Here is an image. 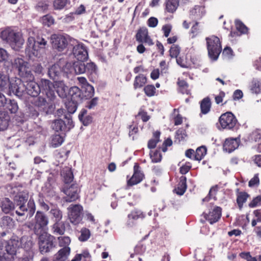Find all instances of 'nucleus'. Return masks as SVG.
<instances>
[{
  "instance_id": "1",
  "label": "nucleus",
  "mask_w": 261,
  "mask_h": 261,
  "mask_svg": "<svg viewBox=\"0 0 261 261\" xmlns=\"http://www.w3.org/2000/svg\"><path fill=\"white\" fill-rule=\"evenodd\" d=\"M13 66L17 68L20 76L26 80L24 82L25 92L24 97L26 95L32 97H37L40 93L41 90L45 93L47 98L50 101H53L56 98L55 92V87L49 80L42 79L39 84L35 82L34 76L31 72L29 63L20 58L15 59Z\"/></svg>"
},
{
  "instance_id": "2",
  "label": "nucleus",
  "mask_w": 261,
  "mask_h": 261,
  "mask_svg": "<svg viewBox=\"0 0 261 261\" xmlns=\"http://www.w3.org/2000/svg\"><path fill=\"white\" fill-rule=\"evenodd\" d=\"M71 63L64 59H60L48 68V74L54 81H57L62 76H66L71 73Z\"/></svg>"
},
{
  "instance_id": "3",
  "label": "nucleus",
  "mask_w": 261,
  "mask_h": 261,
  "mask_svg": "<svg viewBox=\"0 0 261 261\" xmlns=\"http://www.w3.org/2000/svg\"><path fill=\"white\" fill-rule=\"evenodd\" d=\"M47 41L42 37L37 36L36 39L33 37L28 38L25 52L30 59L40 55V50L46 48Z\"/></svg>"
},
{
  "instance_id": "4",
  "label": "nucleus",
  "mask_w": 261,
  "mask_h": 261,
  "mask_svg": "<svg viewBox=\"0 0 261 261\" xmlns=\"http://www.w3.org/2000/svg\"><path fill=\"white\" fill-rule=\"evenodd\" d=\"M36 211V205L34 199L30 198L27 204V207L25 205H15V208L14 211V215H16V220L23 221L25 220L28 216L31 217L34 214Z\"/></svg>"
},
{
  "instance_id": "5",
  "label": "nucleus",
  "mask_w": 261,
  "mask_h": 261,
  "mask_svg": "<svg viewBox=\"0 0 261 261\" xmlns=\"http://www.w3.org/2000/svg\"><path fill=\"white\" fill-rule=\"evenodd\" d=\"M205 40L209 58L216 61L222 50L220 39L216 36L211 35L206 37Z\"/></svg>"
},
{
  "instance_id": "6",
  "label": "nucleus",
  "mask_w": 261,
  "mask_h": 261,
  "mask_svg": "<svg viewBox=\"0 0 261 261\" xmlns=\"http://www.w3.org/2000/svg\"><path fill=\"white\" fill-rule=\"evenodd\" d=\"M1 37L15 50H19L24 43V40L22 37L10 29L3 31L1 33Z\"/></svg>"
},
{
  "instance_id": "7",
  "label": "nucleus",
  "mask_w": 261,
  "mask_h": 261,
  "mask_svg": "<svg viewBox=\"0 0 261 261\" xmlns=\"http://www.w3.org/2000/svg\"><path fill=\"white\" fill-rule=\"evenodd\" d=\"M70 38L68 36L54 34L50 36V43L53 50L56 52H63L68 47Z\"/></svg>"
},
{
  "instance_id": "8",
  "label": "nucleus",
  "mask_w": 261,
  "mask_h": 261,
  "mask_svg": "<svg viewBox=\"0 0 261 261\" xmlns=\"http://www.w3.org/2000/svg\"><path fill=\"white\" fill-rule=\"evenodd\" d=\"M39 236V250L42 254L49 252L55 247V237L47 232L37 234Z\"/></svg>"
},
{
  "instance_id": "9",
  "label": "nucleus",
  "mask_w": 261,
  "mask_h": 261,
  "mask_svg": "<svg viewBox=\"0 0 261 261\" xmlns=\"http://www.w3.org/2000/svg\"><path fill=\"white\" fill-rule=\"evenodd\" d=\"M68 215L70 222L77 225L81 222L83 216V208L80 204H71L67 208Z\"/></svg>"
},
{
  "instance_id": "10",
  "label": "nucleus",
  "mask_w": 261,
  "mask_h": 261,
  "mask_svg": "<svg viewBox=\"0 0 261 261\" xmlns=\"http://www.w3.org/2000/svg\"><path fill=\"white\" fill-rule=\"evenodd\" d=\"M49 223L47 215L41 211H37L35 216V225L34 231L36 234H39L45 232L44 230Z\"/></svg>"
},
{
  "instance_id": "11",
  "label": "nucleus",
  "mask_w": 261,
  "mask_h": 261,
  "mask_svg": "<svg viewBox=\"0 0 261 261\" xmlns=\"http://www.w3.org/2000/svg\"><path fill=\"white\" fill-rule=\"evenodd\" d=\"M8 87L10 94L12 93L20 98H24V92H25L24 82H22L20 79L10 81Z\"/></svg>"
},
{
  "instance_id": "12",
  "label": "nucleus",
  "mask_w": 261,
  "mask_h": 261,
  "mask_svg": "<svg viewBox=\"0 0 261 261\" xmlns=\"http://www.w3.org/2000/svg\"><path fill=\"white\" fill-rule=\"evenodd\" d=\"M219 121L223 129H231L236 125L237 120L231 112H226L221 115Z\"/></svg>"
},
{
  "instance_id": "13",
  "label": "nucleus",
  "mask_w": 261,
  "mask_h": 261,
  "mask_svg": "<svg viewBox=\"0 0 261 261\" xmlns=\"http://www.w3.org/2000/svg\"><path fill=\"white\" fill-rule=\"evenodd\" d=\"M63 192L66 196L64 198L65 201L71 202L77 199L79 197V192L80 189L76 184H72L70 186L66 185L63 189Z\"/></svg>"
},
{
  "instance_id": "14",
  "label": "nucleus",
  "mask_w": 261,
  "mask_h": 261,
  "mask_svg": "<svg viewBox=\"0 0 261 261\" xmlns=\"http://www.w3.org/2000/svg\"><path fill=\"white\" fill-rule=\"evenodd\" d=\"M136 41L139 43H144L148 46L154 44L152 39L148 34V31L146 28H140L137 31L135 35Z\"/></svg>"
},
{
  "instance_id": "15",
  "label": "nucleus",
  "mask_w": 261,
  "mask_h": 261,
  "mask_svg": "<svg viewBox=\"0 0 261 261\" xmlns=\"http://www.w3.org/2000/svg\"><path fill=\"white\" fill-rule=\"evenodd\" d=\"M73 54L77 60L81 61L86 60L88 57L86 47L83 43L78 44L73 47Z\"/></svg>"
},
{
  "instance_id": "16",
  "label": "nucleus",
  "mask_w": 261,
  "mask_h": 261,
  "mask_svg": "<svg viewBox=\"0 0 261 261\" xmlns=\"http://www.w3.org/2000/svg\"><path fill=\"white\" fill-rule=\"evenodd\" d=\"M221 208L219 206L214 207L213 210L210 211L208 214L203 213L205 219L208 221L211 224H213L220 219L221 217Z\"/></svg>"
},
{
  "instance_id": "17",
  "label": "nucleus",
  "mask_w": 261,
  "mask_h": 261,
  "mask_svg": "<svg viewBox=\"0 0 261 261\" xmlns=\"http://www.w3.org/2000/svg\"><path fill=\"white\" fill-rule=\"evenodd\" d=\"M66 134L64 132H56L50 136L49 145L53 148L60 146L65 141Z\"/></svg>"
},
{
  "instance_id": "18",
  "label": "nucleus",
  "mask_w": 261,
  "mask_h": 261,
  "mask_svg": "<svg viewBox=\"0 0 261 261\" xmlns=\"http://www.w3.org/2000/svg\"><path fill=\"white\" fill-rule=\"evenodd\" d=\"M134 171L132 177L127 181L128 185L130 186L140 183L144 177V174L139 170V166L137 163L134 166Z\"/></svg>"
},
{
  "instance_id": "19",
  "label": "nucleus",
  "mask_w": 261,
  "mask_h": 261,
  "mask_svg": "<svg viewBox=\"0 0 261 261\" xmlns=\"http://www.w3.org/2000/svg\"><path fill=\"white\" fill-rule=\"evenodd\" d=\"M1 207L3 212L5 214H10L14 216V211L15 208V204L8 198H4L1 201Z\"/></svg>"
},
{
  "instance_id": "20",
  "label": "nucleus",
  "mask_w": 261,
  "mask_h": 261,
  "mask_svg": "<svg viewBox=\"0 0 261 261\" xmlns=\"http://www.w3.org/2000/svg\"><path fill=\"white\" fill-rule=\"evenodd\" d=\"M239 141L238 138L226 139L223 145V150L228 153L232 152L239 147Z\"/></svg>"
},
{
  "instance_id": "21",
  "label": "nucleus",
  "mask_w": 261,
  "mask_h": 261,
  "mask_svg": "<svg viewBox=\"0 0 261 261\" xmlns=\"http://www.w3.org/2000/svg\"><path fill=\"white\" fill-rule=\"evenodd\" d=\"M19 245L20 242L18 239L15 237L12 238L7 242L6 250L10 254L15 255Z\"/></svg>"
},
{
  "instance_id": "22",
  "label": "nucleus",
  "mask_w": 261,
  "mask_h": 261,
  "mask_svg": "<svg viewBox=\"0 0 261 261\" xmlns=\"http://www.w3.org/2000/svg\"><path fill=\"white\" fill-rule=\"evenodd\" d=\"M70 253V248L66 246L60 249L54 256L53 261H67Z\"/></svg>"
},
{
  "instance_id": "23",
  "label": "nucleus",
  "mask_w": 261,
  "mask_h": 261,
  "mask_svg": "<svg viewBox=\"0 0 261 261\" xmlns=\"http://www.w3.org/2000/svg\"><path fill=\"white\" fill-rule=\"evenodd\" d=\"M82 90L76 86L71 87L68 92V98L80 102L83 100Z\"/></svg>"
},
{
  "instance_id": "24",
  "label": "nucleus",
  "mask_w": 261,
  "mask_h": 261,
  "mask_svg": "<svg viewBox=\"0 0 261 261\" xmlns=\"http://www.w3.org/2000/svg\"><path fill=\"white\" fill-rule=\"evenodd\" d=\"M29 197V194L27 190L19 192L14 197V202L15 205H25Z\"/></svg>"
},
{
  "instance_id": "25",
  "label": "nucleus",
  "mask_w": 261,
  "mask_h": 261,
  "mask_svg": "<svg viewBox=\"0 0 261 261\" xmlns=\"http://www.w3.org/2000/svg\"><path fill=\"white\" fill-rule=\"evenodd\" d=\"M0 226L2 229H5L6 231H8L14 227L15 221L13 218L10 216H3L1 219Z\"/></svg>"
},
{
  "instance_id": "26",
  "label": "nucleus",
  "mask_w": 261,
  "mask_h": 261,
  "mask_svg": "<svg viewBox=\"0 0 261 261\" xmlns=\"http://www.w3.org/2000/svg\"><path fill=\"white\" fill-rule=\"evenodd\" d=\"M128 221L127 225L129 227H132L134 222L139 218H144L145 214L140 211H133L128 215Z\"/></svg>"
},
{
  "instance_id": "27",
  "label": "nucleus",
  "mask_w": 261,
  "mask_h": 261,
  "mask_svg": "<svg viewBox=\"0 0 261 261\" xmlns=\"http://www.w3.org/2000/svg\"><path fill=\"white\" fill-rule=\"evenodd\" d=\"M179 0H166L165 10L169 13H173L179 6Z\"/></svg>"
},
{
  "instance_id": "28",
  "label": "nucleus",
  "mask_w": 261,
  "mask_h": 261,
  "mask_svg": "<svg viewBox=\"0 0 261 261\" xmlns=\"http://www.w3.org/2000/svg\"><path fill=\"white\" fill-rule=\"evenodd\" d=\"M187 188V178L185 176H181L179 178L177 187L174 189V191L177 195H182L185 193Z\"/></svg>"
},
{
  "instance_id": "29",
  "label": "nucleus",
  "mask_w": 261,
  "mask_h": 261,
  "mask_svg": "<svg viewBox=\"0 0 261 261\" xmlns=\"http://www.w3.org/2000/svg\"><path fill=\"white\" fill-rule=\"evenodd\" d=\"M54 100L53 101H54ZM48 100L47 102L46 99L42 96H39L34 101V105L35 107L40 111H45L47 107H48L49 102H51Z\"/></svg>"
},
{
  "instance_id": "30",
  "label": "nucleus",
  "mask_w": 261,
  "mask_h": 261,
  "mask_svg": "<svg viewBox=\"0 0 261 261\" xmlns=\"http://www.w3.org/2000/svg\"><path fill=\"white\" fill-rule=\"evenodd\" d=\"M69 89L63 82H60L57 85L56 92L62 98H68V92Z\"/></svg>"
},
{
  "instance_id": "31",
  "label": "nucleus",
  "mask_w": 261,
  "mask_h": 261,
  "mask_svg": "<svg viewBox=\"0 0 261 261\" xmlns=\"http://www.w3.org/2000/svg\"><path fill=\"white\" fill-rule=\"evenodd\" d=\"M176 60L177 64L181 67L184 68L190 69L192 67L191 62L194 64L192 60L191 61H189L188 59L187 56L184 55L179 56L178 58H177Z\"/></svg>"
},
{
  "instance_id": "32",
  "label": "nucleus",
  "mask_w": 261,
  "mask_h": 261,
  "mask_svg": "<svg viewBox=\"0 0 261 261\" xmlns=\"http://www.w3.org/2000/svg\"><path fill=\"white\" fill-rule=\"evenodd\" d=\"M53 229L54 233L63 235L65 231V222L64 221H56L53 225Z\"/></svg>"
},
{
  "instance_id": "33",
  "label": "nucleus",
  "mask_w": 261,
  "mask_h": 261,
  "mask_svg": "<svg viewBox=\"0 0 261 261\" xmlns=\"http://www.w3.org/2000/svg\"><path fill=\"white\" fill-rule=\"evenodd\" d=\"M249 88L252 93L258 94L261 92V81L257 79H253L249 85Z\"/></svg>"
},
{
  "instance_id": "34",
  "label": "nucleus",
  "mask_w": 261,
  "mask_h": 261,
  "mask_svg": "<svg viewBox=\"0 0 261 261\" xmlns=\"http://www.w3.org/2000/svg\"><path fill=\"white\" fill-rule=\"evenodd\" d=\"M72 69L71 72L73 70L74 71L76 74H82L86 72V67L84 61H79L74 62L73 65L71 64Z\"/></svg>"
},
{
  "instance_id": "35",
  "label": "nucleus",
  "mask_w": 261,
  "mask_h": 261,
  "mask_svg": "<svg viewBox=\"0 0 261 261\" xmlns=\"http://www.w3.org/2000/svg\"><path fill=\"white\" fill-rule=\"evenodd\" d=\"M83 99H90L94 94V88L92 85H87L82 88Z\"/></svg>"
},
{
  "instance_id": "36",
  "label": "nucleus",
  "mask_w": 261,
  "mask_h": 261,
  "mask_svg": "<svg viewBox=\"0 0 261 261\" xmlns=\"http://www.w3.org/2000/svg\"><path fill=\"white\" fill-rule=\"evenodd\" d=\"M147 83L146 77L142 74H140L135 78L133 86L135 89L141 88Z\"/></svg>"
},
{
  "instance_id": "37",
  "label": "nucleus",
  "mask_w": 261,
  "mask_h": 261,
  "mask_svg": "<svg viewBox=\"0 0 261 261\" xmlns=\"http://www.w3.org/2000/svg\"><path fill=\"white\" fill-rule=\"evenodd\" d=\"M87 111L83 109L79 115L80 120L84 125H88L92 122L93 118L90 115H87Z\"/></svg>"
},
{
  "instance_id": "38",
  "label": "nucleus",
  "mask_w": 261,
  "mask_h": 261,
  "mask_svg": "<svg viewBox=\"0 0 261 261\" xmlns=\"http://www.w3.org/2000/svg\"><path fill=\"white\" fill-rule=\"evenodd\" d=\"M211 108L210 98L208 97L203 98L200 102L201 112L203 114L208 113Z\"/></svg>"
},
{
  "instance_id": "39",
  "label": "nucleus",
  "mask_w": 261,
  "mask_h": 261,
  "mask_svg": "<svg viewBox=\"0 0 261 261\" xmlns=\"http://www.w3.org/2000/svg\"><path fill=\"white\" fill-rule=\"evenodd\" d=\"M9 125V116L5 112L0 111V130H6Z\"/></svg>"
},
{
  "instance_id": "40",
  "label": "nucleus",
  "mask_w": 261,
  "mask_h": 261,
  "mask_svg": "<svg viewBox=\"0 0 261 261\" xmlns=\"http://www.w3.org/2000/svg\"><path fill=\"white\" fill-rule=\"evenodd\" d=\"M4 107L5 110L12 114L16 113L18 109L17 103L14 100L11 99H9L8 102L7 101Z\"/></svg>"
},
{
  "instance_id": "41",
  "label": "nucleus",
  "mask_w": 261,
  "mask_h": 261,
  "mask_svg": "<svg viewBox=\"0 0 261 261\" xmlns=\"http://www.w3.org/2000/svg\"><path fill=\"white\" fill-rule=\"evenodd\" d=\"M207 149L205 146H201L197 148L195 154L193 156V160L196 161H201L206 155Z\"/></svg>"
},
{
  "instance_id": "42",
  "label": "nucleus",
  "mask_w": 261,
  "mask_h": 261,
  "mask_svg": "<svg viewBox=\"0 0 261 261\" xmlns=\"http://www.w3.org/2000/svg\"><path fill=\"white\" fill-rule=\"evenodd\" d=\"M160 132H155L153 134V137L148 142V147L149 149L154 148L158 143L161 141L160 139Z\"/></svg>"
},
{
  "instance_id": "43",
  "label": "nucleus",
  "mask_w": 261,
  "mask_h": 261,
  "mask_svg": "<svg viewBox=\"0 0 261 261\" xmlns=\"http://www.w3.org/2000/svg\"><path fill=\"white\" fill-rule=\"evenodd\" d=\"M10 79L9 76L4 73H0V91H4L7 89Z\"/></svg>"
},
{
  "instance_id": "44",
  "label": "nucleus",
  "mask_w": 261,
  "mask_h": 261,
  "mask_svg": "<svg viewBox=\"0 0 261 261\" xmlns=\"http://www.w3.org/2000/svg\"><path fill=\"white\" fill-rule=\"evenodd\" d=\"M62 175L63 176L66 184L70 183L73 180V173L69 168H64L62 172Z\"/></svg>"
},
{
  "instance_id": "45",
  "label": "nucleus",
  "mask_w": 261,
  "mask_h": 261,
  "mask_svg": "<svg viewBox=\"0 0 261 261\" xmlns=\"http://www.w3.org/2000/svg\"><path fill=\"white\" fill-rule=\"evenodd\" d=\"M49 213L53 216V218L55 219V222L61 221L63 218V212L58 207L52 208Z\"/></svg>"
},
{
  "instance_id": "46",
  "label": "nucleus",
  "mask_w": 261,
  "mask_h": 261,
  "mask_svg": "<svg viewBox=\"0 0 261 261\" xmlns=\"http://www.w3.org/2000/svg\"><path fill=\"white\" fill-rule=\"evenodd\" d=\"M143 91L145 95L149 97H153L156 95V89L153 85H147L144 86Z\"/></svg>"
},
{
  "instance_id": "47",
  "label": "nucleus",
  "mask_w": 261,
  "mask_h": 261,
  "mask_svg": "<svg viewBox=\"0 0 261 261\" xmlns=\"http://www.w3.org/2000/svg\"><path fill=\"white\" fill-rule=\"evenodd\" d=\"M51 126L54 130H64L65 129V122L62 119L55 120L52 122Z\"/></svg>"
},
{
  "instance_id": "48",
  "label": "nucleus",
  "mask_w": 261,
  "mask_h": 261,
  "mask_svg": "<svg viewBox=\"0 0 261 261\" xmlns=\"http://www.w3.org/2000/svg\"><path fill=\"white\" fill-rule=\"evenodd\" d=\"M48 3L46 1H40L35 6V9L38 12H46L49 8Z\"/></svg>"
},
{
  "instance_id": "49",
  "label": "nucleus",
  "mask_w": 261,
  "mask_h": 261,
  "mask_svg": "<svg viewBox=\"0 0 261 261\" xmlns=\"http://www.w3.org/2000/svg\"><path fill=\"white\" fill-rule=\"evenodd\" d=\"M235 25L237 31L241 35L247 34L248 33V28L241 20H236Z\"/></svg>"
},
{
  "instance_id": "50",
  "label": "nucleus",
  "mask_w": 261,
  "mask_h": 261,
  "mask_svg": "<svg viewBox=\"0 0 261 261\" xmlns=\"http://www.w3.org/2000/svg\"><path fill=\"white\" fill-rule=\"evenodd\" d=\"M78 102L70 100L65 103L66 108L69 113L73 114L75 112L77 108Z\"/></svg>"
},
{
  "instance_id": "51",
  "label": "nucleus",
  "mask_w": 261,
  "mask_h": 261,
  "mask_svg": "<svg viewBox=\"0 0 261 261\" xmlns=\"http://www.w3.org/2000/svg\"><path fill=\"white\" fill-rule=\"evenodd\" d=\"M44 192L47 197L51 198H56L58 197L55 188L50 184H46L44 190Z\"/></svg>"
},
{
  "instance_id": "52",
  "label": "nucleus",
  "mask_w": 261,
  "mask_h": 261,
  "mask_svg": "<svg viewBox=\"0 0 261 261\" xmlns=\"http://www.w3.org/2000/svg\"><path fill=\"white\" fill-rule=\"evenodd\" d=\"M177 84L181 93L188 94L189 85L185 80L178 78Z\"/></svg>"
},
{
  "instance_id": "53",
  "label": "nucleus",
  "mask_w": 261,
  "mask_h": 261,
  "mask_svg": "<svg viewBox=\"0 0 261 261\" xmlns=\"http://www.w3.org/2000/svg\"><path fill=\"white\" fill-rule=\"evenodd\" d=\"M248 194L246 192H240L237 198V202L240 208L241 209L243 207V204L246 201Z\"/></svg>"
},
{
  "instance_id": "54",
  "label": "nucleus",
  "mask_w": 261,
  "mask_h": 261,
  "mask_svg": "<svg viewBox=\"0 0 261 261\" xmlns=\"http://www.w3.org/2000/svg\"><path fill=\"white\" fill-rule=\"evenodd\" d=\"M180 52V47L177 44L171 45L169 49V55L172 58H176L179 57Z\"/></svg>"
},
{
  "instance_id": "55",
  "label": "nucleus",
  "mask_w": 261,
  "mask_h": 261,
  "mask_svg": "<svg viewBox=\"0 0 261 261\" xmlns=\"http://www.w3.org/2000/svg\"><path fill=\"white\" fill-rule=\"evenodd\" d=\"M35 139V138L33 136L27 133V132L24 133V136L21 138L22 141L29 146L34 144Z\"/></svg>"
},
{
  "instance_id": "56",
  "label": "nucleus",
  "mask_w": 261,
  "mask_h": 261,
  "mask_svg": "<svg viewBox=\"0 0 261 261\" xmlns=\"http://www.w3.org/2000/svg\"><path fill=\"white\" fill-rule=\"evenodd\" d=\"M68 0H54L53 7L55 10L63 9L67 5Z\"/></svg>"
},
{
  "instance_id": "57",
  "label": "nucleus",
  "mask_w": 261,
  "mask_h": 261,
  "mask_svg": "<svg viewBox=\"0 0 261 261\" xmlns=\"http://www.w3.org/2000/svg\"><path fill=\"white\" fill-rule=\"evenodd\" d=\"M42 21L44 25L50 27L54 23V19L52 16L47 14L42 17Z\"/></svg>"
},
{
  "instance_id": "58",
  "label": "nucleus",
  "mask_w": 261,
  "mask_h": 261,
  "mask_svg": "<svg viewBox=\"0 0 261 261\" xmlns=\"http://www.w3.org/2000/svg\"><path fill=\"white\" fill-rule=\"evenodd\" d=\"M58 240L59 246L63 248L68 246L71 242L70 239L68 237H58Z\"/></svg>"
},
{
  "instance_id": "59",
  "label": "nucleus",
  "mask_w": 261,
  "mask_h": 261,
  "mask_svg": "<svg viewBox=\"0 0 261 261\" xmlns=\"http://www.w3.org/2000/svg\"><path fill=\"white\" fill-rule=\"evenodd\" d=\"M81 233V236L79 237V240L81 241H86L90 238V232L88 229L85 228L82 229Z\"/></svg>"
},
{
  "instance_id": "60",
  "label": "nucleus",
  "mask_w": 261,
  "mask_h": 261,
  "mask_svg": "<svg viewBox=\"0 0 261 261\" xmlns=\"http://www.w3.org/2000/svg\"><path fill=\"white\" fill-rule=\"evenodd\" d=\"M150 154L152 162L158 163L161 162L162 156L160 150H156L152 154L150 153Z\"/></svg>"
},
{
  "instance_id": "61",
  "label": "nucleus",
  "mask_w": 261,
  "mask_h": 261,
  "mask_svg": "<svg viewBox=\"0 0 261 261\" xmlns=\"http://www.w3.org/2000/svg\"><path fill=\"white\" fill-rule=\"evenodd\" d=\"M29 67H30L29 66ZM30 68V67H29ZM31 71L32 70L34 71L35 73L40 74L42 73L43 71V67L41 65V64L39 63H34L31 68H30Z\"/></svg>"
},
{
  "instance_id": "62",
  "label": "nucleus",
  "mask_w": 261,
  "mask_h": 261,
  "mask_svg": "<svg viewBox=\"0 0 261 261\" xmlns=\"http://www.w3.org/2000/svg\"><path fill=\"white\" fill-rule=\"evenodd\" d=\"M261 204V196L258 195L254 198L249 203V206L251 208L255 207Z\"/></svg>"
},
{
  "instance_id": "63",
  "label": "nucleus",
  "mask_w": 261,
  "mask_h": 261,
  "mask_svg": "<svg viewBox=\"0 0 261 261\" xmlns=\"http://www.w3.org/2000/svg\"><path fill=\"white\" fill-rule=\"evenodd\" d=\"M85 67H86V72L88 73L92 74L96 72V66L93 62L88 63L85 65Z\"/></svg>"
},
{
  "instance_id": "64",
  "label": "nucleus",
  "mask_w": 261,
  "mask_h": 261,
  "mask_svg": "<svg viewBox=\"0 0 261 261\" xmlns=\"http://www.w3.org/2000/svg\"><path fill=\"white\" fill-rule=\"evenodd\" d=\"M198 24L199 23L198 22H196L191 29L190 34L193 38L195 37L199 33Z\"/></svg>"
}]
</instances>
